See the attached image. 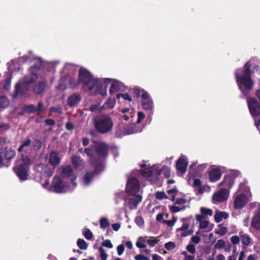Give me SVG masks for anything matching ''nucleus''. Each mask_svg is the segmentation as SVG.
Instances as JSON below:
<instances>
[{
  "label": "nucleus",
  "mask_w": 260,
  "mask_h": 260,
  "mask_svg": "<svg viewBox=\"0 0 260 260\" xmlns=\"http://www.w3.org/2000/svg\"><path fill=\"white\" fill-rule=\"evenodd\" d=\"M79 81L83 84L85 91L99 90L101 87V83L96 79H94L89 72L84 68L79 70Z\"/></svg>",
  "instance_id": "obj_1"
},
{
  "label": "nucleus",
  "mask_w": 260,
  "mask_h": 260,
  "mask_svg": "<svg viewBox=\"0 0 260 260\" xmlns=\"http://www.w3.org/2000/svg\"><path fill=\"white\" fill-rule=\"evenodd\" d=\"M250 72L246 63L244 66L243 75L240 76L238 73H236L235 75L237 79V82L239 89L243 94L247 95L253 87V83L251 81L250 75Z\"/></svg>",
  "instance_id": "obj_2"
},
{
  "label": "nucleus",
  "mask_w": 260,
  "mask_h": 260,
  "mask_svg": "<svg viewBox=\"0 0 260 260\" xmlns=\"http://www.w3.org/2000/svg\"><path fill=\"white\" fill-rule=\"evenodd\" d=\"M94 125L97 131L102 134L111 132L113 127L112 118L108 115H99L93 119Z\"/></svg>",
  "instance_id": "obj_3"
},
{
  "label": "nucleus",
  "mask_w": 260,
  "mask_h": 260,
  "mask_svg": "<svg viewBox=\"0 0 260 260\" xmlns=\"http://www.w3.org/2000/svg\"><path fill=\"white\" fill-rule=\"evenodd\" d=\"M30 163V159L26 156H23L22 162L14 168L18 177L23 181L26 180L27 179L28 171Z\"/></svg>",
  "instance_id": "obj_4"
},
{
  "label": "nucleus",
  "mask_w": 260,
  "mask_h": 260,
  "mask_svg": "<svg viewBox=\"0 0 260 260\" xmlns=\"http://www.w3.org/2000/svg\"><path fill=\"white\" fill-rule=\"evenodd\" d=\"M162 173L166 177L169 178L171 176V171L169 168L168 167H164L161 170H156L155 168H152L151 169H147L142 171V176L145 178L149 179L151 177H154L156 179L159 175Z\"/></svg>",
  "instance_id": "obj_5"
},
{
  "label": "nucleus",
  "mask_w": 260,
  "mask_h": 260,
  "mask_svg": "<svg viewBox=\"0 0 260 260\" xmlns=\"http://www.w3.org/2000/svg\"><path fill=\"white\" fill-rule=\"evenodd\" d=\"M247 104L250 112L253 117L254 118L260 115V104L256 99L253 98H248Z\"/></svg>",
  "instance_id": "obj_6"
},
{
  "label": "nucleus",
  "mask_w": 260,
  "mask_h": 260,
  "mask_svg": "<svg viewBox=\"0 0 260 260\" xmlns=\"http://www.w3.org/2000/svg\"><path fill=\"white\" fill-rule=\"evenodd\" d=\"M140 189L139 181L136 178H129L127 182L126 190L129 195L136 194Z\"/></svg>",
  "instance_id": "obj_7"
},
{
  "label": "nucleus",
  "mask_w": 260,
  "mask_h": 260,
  "mask_svg": "<svg viewBox=\"0 0 260 260\" xmlns=\"http://www.w3.org/2000/svg\"><path fill=\"white\" fill-rule=\"evenodd\" d=\"M229 191L226 189L222 188L215 192L212 196V201L214 204L223 202L228 200Z\"/></svg>",
  "instance_id": "obj_8"
},
{
  "label": "nucleus",
  "mask_w": 260,
  "mask_h": 260,
  "mask_svg": "<svg viewBox=\"0 0 260 260\" xmlns=\"http://www.w3.org/2000/svg\"><path fill=\"white\" fill-rule=\"evenodd\" d=\"M234 199V206L236 209L242 208L248 202V197L243 193H235Z\"/></svg>",
  "instance_id": "obj_9"
},
{
  "label": "nucleus",
  "mask_w": 260,
  "mask_h": 260,
  "mask_svg": "<svg viewBox=\"0 0 260 260\" xmlns=\"http://www.w3.org/2000/svg\"><path fill=\"white\" fill-rule=\"evenodd\" d=\"M132 196V197L126 200V202L128 204L129 208L133 210L137 208L138 204L141 202L142 198L140 194H133Z\"/></svg>",
  "instance_id": "obj_10"
},
{
  "label": "nucleus",
  "mask_w": 260,
  "mask_h": 260,
  "mask_svg": "<svg viewBox=\"0 0 260 260\" xmlns=\"http://www.w3.org/2000/svg\"><path fill=\"white\" fill-rule=\"evenodd\" d=\"M94 149L98 154L100 156H105L107 155L108 146L103 142H97L95 143Z\"/></svg>",
  "instance_id": "obj_11"
},
{
  "label": "nucleus",
  "mask_w": 260,
  "mask_h": 260,
  "mask_svg": "<svg viewBox=\"0 0 260 260\" xmlns=\"http://www.w3.org/2000/svg\"><path fill=\"white\" fill-rule=\"evenodd\" d=\"M53 185L55 191L61 193L64 191V183L61 179L58 176H55L53 180Z\"/></svg>",
  "instance_id": "obj_12"
},
{
  "label": "nucleus",
  "mask_w": 260,
  "mask_h": 260,
  "mask_svg": "<svg viewBox=\"0 0 260 260\" xmlns=\"http://www.w3.org/2000/svg\"><path fill=\"white\" fill-rule=\"evenodd\" d=\"M29 87L28 84L23 83H18L15 88V96L22 95L25 94L29 90Z\"/></svg>",
  "instance_id": "obj_13"
},
{
  "label": "nucleus",
  "mask_w": 260,
  "mask_h": 260,
  "mask_svg": "<svg viewBox=\"0 0 260 260\" xmlns=\"http://www.w3.org/2000/svg\"><path fill=\"white\" fill-rule=\"evenodd\" d=\"M61 157L59 154L55 151H52L49 155V162L53 166L54 168L56 167L60 163Z\"/></svg>",
  "instance_id": "obj_14"
},
{
  "label": "nucleus",
  "mask_w": 260,
  "mask_h": 260,
  "mask_svg": "<svg viewBox=\"0 0 260 260\" xmlns=\"http://www.w3.org/2000/svg\"><path fill=\"white\" fill-rule=\"evenodd\" d=\"M37 170L41 174L46 175L47 177L51 176L54 173V169H51L47 166L43 164H39L37 167Z\"/></svg>",
  "instance_id": "obj_15"
},
{
  "label": "nucleus",
  "mask_w": 260,
  "mask_h": 260,
  "mask_svg": "<svg viewBox=\"0 0 260 260\" xmlns=\"http://www.w3.org/2000/svg\"><path fill=\"white\" fill-rule=\"evenodd\" d=\"M71 159L72 164L76 169L81 171L84 168V163L81 157L77 155H73Z\"/></svg>",
  "instance_id": "obj_16"
},
{
  "label": "nucleus",
  "mask_w": 260,
  "mask_h": 260,
  "mask_svg": "<svg viewBox=\"0 0 260 260\" xmlns=\"http://www.w3.org/2000/svg\"><path fill=\"white\" fill-rule=\"evenodd\" d=\"M59 172L62 177H70L73 175L74 171L72 167L70 165L61 166L59 168Z\"/></svg>",
  "instance_id": "obj_17"
},
{
  "label": "nucleus",
  "mask_w": 260,
  "mask_h": 260,
  "mask_svg": "<svg viewBox=\"0 0 260 260\" xmlns=\"http://www.w3.org/2000/svg\"><path fill=\"white\" fill-rule=\"evenodd\" d=\"M99 172H100L98 171V169L96 168H95V170L92 172H86L82 179L84 185L85 186L88 185L90 183L93 177L95 175L98 174Z\"/></svg>",
  "instance_id": "obj_18"
},
{
  "label": "nucleus",
  "mask_w": 260,
  "mask_h": 260,
  "mask_svg": "<svg viewBox=\"0 0 260 260\" xmlns=\"http://www.w3.org/2000/svg\"><path fill=\"white\" fill-rule=\"evenodd\" d=\"M46 88V83L44 81H39L36 83L33 87L32 90L37 94H41Z\"/></svg>",
  "instance_id": "obj_19"
},
{
  "label": "nucleus",
  "mask_w": 260,
  "mask_h": 260,
  "mask_svg": "<svg viewBox=\"0 0 260 260\" xmlns=\"http://www.w3.org/2000/svg\"><path fill=\"white\" fill-rule=\"evenodd\" d=\"M187 162L184 159L179 158L177 160L176 164V168L177 170L181 174H184L187 169Z\"/></svg>",
  "instance_id": "obj_20"
},
{
  "label": "nucleus",
  "mask_w": 260,
  "mask_h": 260,
  "mask_svg": "<svg viewBox=\"0 0 260 260\" xmlns=\"http://www.w3.org/2000/svg\"><path fill=\"white\" fill-rule=\"evenodd\" d=\"M200 211L201 214H198L196 216L197 220H199L201 218H207L208 216H211L213 214V211L210 209H208L205 207H201Z\"/></svg>",
  "instance_id": "obj_21"
},
{
  "label": "nucleus",
  "mask_w": 260,
  "mask_h": 260,
  "mask_svg": "<svg viewBox=\"0 0 260 260\" xmlns=\"http://www.w3.org/2000/svg\"><path fill=\"white\" fill-rule=\"evenodd\" d=\"M141 102L144 109L151 110L153 108V102L148 94L144 95V98L142 99Z\"/></svg>",
  "instance_id": "obj_22"
},
{
  "label": "nucleus",
  "mask_w": 260,
  "mask_h": 260,
  "mask_svg": "<svg viewBox=\"0 0 260 260\" xmlns=\"http://www.w3.org/2000/svg\"><path fill=\"white\" fill-rule=\"evenodd\" d=\"M32 144V141L29 138H26L22 142L21 145L19 147L18 151L19 152H24L27 153L29 149V148Z\"/></svg>",
  "instance_id": "obj_23"
},
{
  "label": "nucleus",
  "mask_w": 260,
  "mask_h": 260,
  "mask_svg": "<svg viewBox=\"0 0 260 260\" xmlns=\"http://www.w3.org/2000/svg\"><path fill=\"white\" fill-rule=\"evenodd\" d=\"M81 100V96L79 94H72L67 99L68 105L70 107H74L77 105Z\"/></svg>",
  "instance_id": "obj_24"
},
{
  "label": "nucleus",
  "mask_w": 260,
  "mask_h": 260,
  "mask_svg": "<svg viewBox=\"0 0 260 260\" xmlns=\"http://www.w3.org/2000/svg\"><path fill=\"white\" fill-rule=\"evenodd\" d=\"M251 225L256 230H260V209L256 212L253 216L251 221Z\"/></svg>",
  "instance_id": "obj_25"
},
{
  "label": "nucleus",
  "mask_w": 260,
  "mask_h": 260,
  "mask_svg": "<svg viewBox=\"0 0 260 260\" xmlns=\"http://www.w3.org/2000/svg\"><path fill=\"white\" fill-rule=\"evenodd\" d=\"M221 176V172L218 169H214L209 173L210 180L211 182L218 180Z\"/></svg>",
  "instance_id": "obj_26"
},
{
  "label": "nucleus",
  "mask_w": 260,
  "mask_h": 260,
  "mask_svg": "<svg viewBox=\"0 0 260 260\" xmlns=\"http://www.w3.org/2000/svg\"><path fill=\"white\" fill-rule=\"evenodd\" d=\"M239 236L244 247H246L250 244L251 240L248 235L244 234L243 232H240Z\"/></svg>",
  "instance_id": "obj_27"
},
{
  "label": "nucleus",
  "mask_w": 260,
  "mask_h": 260,
  "mask_svg": "<svg viewBox=\"0 0 260 260\" xmlns=\"http://www.w3.org/2000/svg\"><path fill=\"white\" fill-rule=\"evenodd\" d=\"M37 79V75L36 74L32 73L28 76H25L23 78V81L22 83L28 85V84L31 83L36 81Z\"/></svg>",
  "instance_id": "obj_28"
},
{
  "label": "nucleus",
  "mask_w": 260,
  "mask_h": 260,
  "mask_svg": "<svg viewBox=\"0 0 260 260\" xmlns=\"http://www.w3.org/2000/svg\"><path fill=\"white\" fill-rule=\"evenodd\" d=\"M4 156L7 159H11L15 155V151L11 148H6L4 150Z\"/></svg>",
  "instance_id": "obj_29"
},
{
  "label": "nucleus",
  "mask_w": 260,
  "mask_h": 260,
  "mask_svg": "<svg viewBox=\"0 0 260 260\" xmlns=\"http://www.w3.org/2000/svg\"><path fill=\"white\" fill-rule=\"evenodd\" d=\"M84 154H85L88 157H89L92 165L94 167H96L95 165L91 160L93 156V147H89L88 148H84Z\"/></svg>",
  "instance_id": "obj_30"
},
{
  "label": "nucleus",
  "mask_w": 260,
  "mask_h": 260,
  "mask_svg": "<svg viewBox=\"0 0 260 260\" xmlns=\"http://www.w3.org/2000/svg\"><path fill=\"white\" fill-rule=\"evenodd\" d=\"M228 218V214L224 212H217L215 215L214 218L216 222H220L223 218L226 219Z\"/></svg>",
  "instance_id": "obj_31"
},
{
  "label": "nucleus",
  "mask_w": 260,
  "mask_h": 260,
  "mask_svg": "<svg viewBox=\"0 0 260 260\" xmlns=\"http://www.w3.org/2000/svg\"><path fill=\"white\" fill-rule=\"evenodd\" d=\"M120 84V82L115 80L113 81L110 89V94H113V93L117 91L121 87Z\"/></svg>",
  "instance_id": "obj_32"
},
{
  "label": "nucleus",
  "mask_w": 260,
  "mask_h": 260,
  "mask_svg": "<svg viewBox=\"0 0 260 260\" xmlns=\"http://www.w3.org/2000/svg\"><path fill=\"white\" fill-rule=\"evenodd\" d=\"M134 93L137 98L141 97L142 99L144 98V95L148 94L144 90L139 88H135L134 89Z\"/></svg>",
  "instance_id": "obj_33"
},
{
  "label": "nucleus",
  "mask_w": 260,
  "mask_h": 260,
  "mask_svg": "<svg viewBox=\"0 0 260 260\" xmlns=\"http://www.w3.org/2000/svg\"><path fill=\"white\" fill-rule=\"evenodd\" d=\"M33 150L38 151L41 149L42 147V142L41 140L36 139L32 141Z\"/></svg>",
  "instance_id": "obj_34"
},
{
  "label": "nucleus",
  "mask_w": 260,
  "mask_h": 260,
  "mask_svg": "<svg viewBox=\"0 0 260 260\" xmlns=\"http://www.w3.org/2000/svg\"><path fill=\"white\" fill-rule=\"evenodd\" d=\"M9 104V100L6 96H2L0 97V108H5Z\"/></svg>",
  "instance_id": "obj_35"
},
{
  "label": "nucleus",
  "mask_w": 260,
  "mask_h": 260,
  "mask_svg": "<svg viewBox=\"0 0 260 260\" xmlns=\"http://www.w3.org/2000/svg\"><path fill=\"white\" fill-rule=\"evenodd\" d=\"M77 244L79 248L81 249L86 250L87 248V244L83 239H78L77 242Z\"/></svg>",
  "instance_id": "obj_36"
},
{
  "label": "nucleus",
  "mask_w": 260,
  "mask_h": 260,
  "mask_svg": "<svg viewBox=\"0 0 260 260\" xmlns=\"http://www.w3.org/2000/svg\"><path fill=\"white\" fill-rule=\"evenodd\" d=\"M181 220L183 222L182 226L177 230V231H185L187 230L189 226V223L185 222L187 220L186 218H182Z\"/></svg>",
  "instance_id": "obj_37"
},
{
  "label": "nucleus",
  "mask_w": 260,
  "mask_h": 260,
  "mask_svg": "<svg viewBox=\"0 0 260 260\" xmlns=\"http://www.w3.org/2000/svg\"><path fill=\"white\" fill-rule=\"evenodd\" d=\"M159 241V240L157 238L150 237L148 239V241H147V243L151 247H153Z\"/></svg>",
  "instance_id": "obj_38"
},
{
  "label": "nucleus",
  "mask_w": 260,
  "mask_h": 260,
  "mask_svg": "<svg viewBox=\"0 0 260 260\" xmlns=\"http://www.w3.org/2000/svg\"><path fill=\"white\" fill-rule=\"evenodd\" d=\"M204 218H201L199 220H197L198 222L200 223V228L201 229H205L207 228L209 225V221L206 220H204Z\"/></svg>",
  "instance_id": "obj_39"
},
{
  "label": "nucleus",
  "mask_w": 260,
  "mask_h": 260,
  "mask_svg": "<svg viewBox=\"0 0 260 260\" xmlns=\"http://www.w3.org/2000/svg\"><path fill=\"white\" fill-rule=\"evenodd\" d=\"M110 225L108 220L106 218H102L100 220V226L102 229H105Z\"/></svg>",
  "instance_id": "obj_40"
},
{
  "label": "nucleus",
  "mask_w": 260,
  "mask_h": 260,
  "mask_svg": "<svg viewBox=\"0 0 260 260\" xmlns=\"http://www.w3.org/2000/svg\"><path fill=\"white\" fill-rule=\"evenodd\" d=\"M83 234L84 237L88 240H91L92 238L93 235L92 232L88 229H85Z\"/></svg>",
  "instance_id": "obj_41"
},
{
  "label": "nucleus",
  "mask_w": 260,
  "mask_h": 260,
  "mask_svg": "<svg viewBox=\"0 0 260 260\" xmlns=\"http://www.w3.org/2000/svg\"><path fill=\"white\" fill-rule=\"evenodd\" d=\"M115 103H116V101L114 99H109L108 100H107V101L105 103V105L107 106V107L112 109V108H114V107L115 105Z\"/></svg>",
  "instance_id": "obj_42"
},
{
  "label": "nucleus",
  "mask_w": 260,
  "mask_h": 260,
  "mask_svg": "<svg viewBox=\"0 0 260 260\" xmlns=\"http://www.w3.org/2000/svg\"><path fill=\"white\" fill-rule=\"evenodd\" d=\"M25 110L26 112L30 113H34L36 112V107H35V106L31 104L25 106Z\"/></svg>",
  "instance_id": "obj_43"
},
{
  "label": "nucleus",
  "mask_w": 260,
  "mask_h": 260,
  "mask_svg": "<svg viewBox=\"0 0 260 260\" xmlns=\"http://www.w3.org/2000/svg\"><path fill=\"white\" fill-rule=\"evenodd\" d=\"M164 247L166 249H167L168 250H171L175 248L176 245H175V243L170 241V242L166 243L165 244Z\"/></svg>",
  "instance_id": "obj_44"
},
{
  "label": "nucleus",
  "mask_w": 260,
  "mask_h": 260,
  "mask_svg": "<svg viewBox=\"0 0 260 260\" xmlns=\"http://www.w3.org/2000/svg\"><path fill=\"white\" fill-rule=\"evenodd\" d=\"M225 246V242L222 240H218L215 245V248L218 249L223 248Z\"/></svg>",
  "instance_id": "obj_45"
},
{
  "label": "nucleus",
  "mask_w": 260,
  "mask_h": 260,
  "mask_svg": "<svg viewBox=\"0 0 260 260\" xmlns=\"http://www.w3.org/2000/svg\"><path fill=\"white\" fill-rule=\"evenodd\" d=\"M121 97L124 100H128V101H129L130 102H131L132 101V99L131 97L127 93H124V94L118 93V94H117V98L118 99H119Z\"/></svg>",
  "instance_id": "obj_46"
},
{
  "label": "nucleus",
  "mask_w": 260,
  "mask_h": 260,
  "mask_svg": "<svg viewBox=\"0 0 260 260\" xmlns=\"http://www.w3.org/2000/svg\"><path fill=\"white\" fill-rule=\"evenodd\" d=\"M99 251H100L101 254L100 257L102 260H106L107 258L108 255L106 253L104 248L102 247H99Z\"/></svg>",
  "instance_id": "obj_47"
},
{
  "label": "nucleus",
  "mask_w": 260,
  "mask_h": 260,
  "mask_svg": "<svg viewBox=\"0 0 260 260\" xmlns=\"http://www.w3.org/2000/svg\"><path fill=\"white\" fill-rule=\"evenodd\" d=\"M156 198L158 200H162L163 199H167L168 197L165 192L162 191H158L156 193Z\"/></svg>",
  "instance_id": "obj_48"
},
{
  "label": "nucleus",
  "mask_w": 260,
  "mask_h": 260,
  "mask_svg": "<svg viewBox=\"0 0 260 260\" xmlns=\"http://www.w3.org/2000/svg\"><path fill=\"white\" fill-rule=\"evenodd\" d=\"M240 237L239 235V236H233L231 238V241L234 245L239 244L240 242Z\"/></svg>",
  "instance_id": "obj_49"
},
{
  "label": "nucleus",
  "mask_w": 260,
  "mask_h": 260,
  "mask_svg": "<svg viewBox=\"0 0 260 260\" xmlns=\"http://www.w3.org/2000/svg\"><path fill=\"white\" fill-rule=\"evenodd\" d=\"M228 232L227 229L225 227H222L220 228L218 230H217L215 232L216 234L220 235H224Z\"/></svg>",
  "instance_id": "obj_50"
},
{
  "label": "nucleus",
  "mask_w": 260,
  "mask_h": 260,
  "mask_svg": "<svg viewBox=\"0 0 260 260\" xmlns=\"http://www.w3.org/2000/svg\"><path fill=\"white\" fill-rule=\"evenodd\" d=\"M135 222L140 226L143 225L144 223V220L141 216H137L136 217Z\"/></svg>",
  "instance_id": "obj_51"
},
{
  "label": "nucleus",
  "mask_w": 260,
  "mask_h": 260,
  "mask_svg": "<svg viewBox=\"0 0 260 260\" xmlns=\"http://www.w3.org/2000/svg\"><path fill=\"white\" fill-rule=\"evenodd\" d=\"M125 130L126 131V134L129 135L136 132V131L134 128V126L133 125L127 126L126 128H125Z\"/></svg>",
  "instance_id": "obj_52"
},
{
  "label": "nucleus",
  "mask_w": 260,
  "mask_h": 260,
  "mask_svg": "<svg viewBox=\"0 0 260 260\" xmlns=\"http://www.w3.org/2000/svg\"><path fill=\"white\" fill-rule=\"evenodd\" d=\"M145 115L142 112H138V119L137 120L136 123H140L142 120L144 118Z\"/></svg>",
  "instance_id": "obj_53"
},
{
  "label": "nucleus",
  "mask_w": 260,
  "mask_h": 260,
  "mask_svg": "<svg viewBox=\"0 0 260 260\" xmlns=\"http://www.w3.org/2000/svg\"><path fill=\"white\" fill-rule=\"evenodd\" d=\"M186 249L189 252L192 254H194L196 252L195 246L193 244H191L187 245Z\"/></svg>",
  "instance_id": "obj_54"
},
{
  "label": "nucleus",
  "mask_w": 260,
  "mask_h": 260,
  "mask_svg": "<svg viewBox=\"0 0 260 260\" xmlns=\"http://www.w3.org/2000/svg\"><path fill=\"white\" fill-rule=\"evenodd\" d=\"M102 246L106 247L109 248H111L113 247V245L109 240H106L104 241L102 243Z\"/></svg>",
  "instance_id": "obj_55"
},
{
  "label": "nucleus",
  "mask_w": 260,
  "mask_h": 260,
  "mask_svg": "<svg viewBox=\"0 0 260 260\" xmlns=\"http://www.w3.org/2000/svg\"><path fill=\"white\" fill-rule=\"evenodd\" d=\"M117 250L118 255H121L124 250V246L123 244L118 245L117 247Z\"/></svg>",
  "instance_id": "obj_56"
},
{
  "label": "nucleus",
  "mask_w": 260,
  "mask_h": 260,
  "mask_svg": "<svg viewBox=\"0 0 260 260\" xmlns=\"http://www.w3.org/2000/svg\"><path fill=\"white\" fill-rule=\"evenodd\" d=\"M50 111L55 112L58 114H61L62 113V109L60 107H58L57 108L51 107L50 108Z\"/></svg>",
  "instance_id": "obj_57"
},
{
  "label": "nucleus",
  "mask_w": 260,
  "mask_h": 260,
  "mask_svg": "<svg viewBox=\"0 0 260 260\" xmlns=\"http://www.w3.org/2000/svg\"><path fill=\"white\" fill-rule=\"evenodd\" d=\"M177 192V189L176 188H172V189L168 190L167 191V192L168 193V194H170L171 193L173 194V195L172 197V200H173V201H174L175 198V196L174 194L176 193Z\"/></svg>",
  "instance_id": "obj_58"
},
{
  "label": "nucleus",
  "mask_w": 260,
  "mask_h": 260,
  "mask_svg": "<svg viewBox=\"0 0 260 260\" xmlns=\"http://www.w3.org/2000/svg\"><path fill=\"white\" fill-rule=\"evenodd\" d=\"M136 260H150V259L143 255L138 254L135 256Z\"/></svg>",
  "instance_id": "obj_59"
},
{
  "label": "nucleus",
  "mask_w": 260,
  "mask_h": 260,
  "mask_svg": "<svg viewBox=\"0 0 260 260\" xmlns=\"http://www.w3.org/2000/svg\"><path fill=\"white\" fill-rule=\"evenodd\" d=\"M44 105L42 102H39L38 104V107L36 108V112H37L38 114L43 110V109Z\"/></svg>",
  "instance_id": "obj_60"
},
{
  "label": "nucleus",
  "mask_w": 260,
  "mask_h": 260,
  "mask_svg": "<svg viewBox=\"0 0 260 260\" xmlns=\"http://www.w3.org/2000/svg\"><path fill=\"white\" fill-rule=\"evenodd\" d=\"M247 190V187L244 183H241L240 184L238 191H246Z\"/></svg>",
  "instance_id": "obj_61"
},
{
  "label": "nucleus",
  "mask_w": 260,
  "mask_h": 260,
  "mask_svg": "<svg viewBox=\"0 0 260 260\" xmlns=\"http://www.w3.org/2000/svg\"><path fill=\"white\" fill-rule=\"evenodd\" d=\"M191 240L193 243H194L195 244H198L200 243V242L201 241V238L200 237H199L198 236H194L191 237Z\"/></svg>",
  "instance_id": "obj_62"
},
{
  "label": "nucleus",
  "mask_w": 260,
  "mask_h": 260,
  "mask_svg": "<svg viewBox=\"0 0 260 260\" xmlns=\"http://www.w3.org/2000/svg\"><path fill=\"white\" fill-rule=\"evenodd\" d=\"M186 203V200L184 198H178L176 200L175 203L179 205H183Z\"/></svg>",
  "instance_id": "obj_63"
},
{
  "label": "nucleus",
  "mask_w": 260,
  "mask_h": 260,
  "mask_svg": "<svg viewBox=\"0 0 260 260\" xmlns=\"http://www.w3.org/2000/svg\"><path fill=\"white\" fill-rule=\"evenodd\" d=\"M66 128L68 131H72L74 129V126L72 123L68 122L66 124Z\"/></svg>",
  "instance_id": "obj_64"
}]
</instances>
